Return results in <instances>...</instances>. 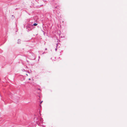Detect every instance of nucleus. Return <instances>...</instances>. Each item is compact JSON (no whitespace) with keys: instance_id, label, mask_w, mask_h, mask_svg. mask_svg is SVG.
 Here are the masks:
<instances>
[{"instance_id":"1","label":"nucleus","mask_w":127,"mask_h":127,"mask_svg":"<svg viewBox=\"0 0 127 127\" xmlns=\"http://www.w3.org/2000/svg\"><path fill=\"white\" fill-rule=\"evenodd\" d=\"M37 25V24H36V23H34V24H33V25L34 26H36Z\"/></svg>"},{"instance_id":"2","label":"nucleus","mask_w":127,"mask_h":127,"mask_svg":"<svg viewBox=\"0 0 127 127\" xmlns=\"http://www.w3.org/2000/svg\"><path fill=\"white\" fill-rule=\"evenodd\" d=\"M29 80H31V79H30V78H29Z\"/></svg>"},{"instance_id":"3","label":"nucleus","mask_w":127,"mask_h":127,"mask_svg":"<svg viewBox=\"0 0 127 127\" xmlns=\"http://www.w3.org/2000/svg\"><path fill=\"white\" fill-rule=\"evenodd\" d=\"M42 101L40 103H42Z\"/></svg>"},{"instance_id":"4","label":"nucleus","mask_w":127,"mask_h":127,"mask_svg":"<svg viewBox=\"0 0 127 127\" xmlns=\"http://www.w3.org/2000/svg\"><path fill=\"white\" fill-rule=\"evenodd\" d=\"M26 74V75L28 76V75L27 74Z\"/></svg>"}]
</instances>
